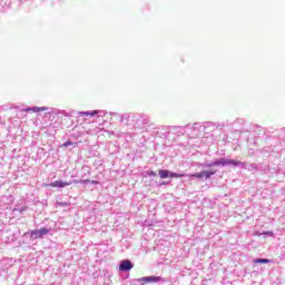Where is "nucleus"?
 Listing matches in <instances>:
<instances>
[{
  "instance_id": "1",
  "label": "nucleus",
  "mask_w": 285,
  "mask_h": 285,
  "mask_svg": "<svg viewBox=\"0 0 285 285\" xmlns=\"http://www.w3.org/2000/svg\"><path fill=\"white\" fill-rule=\"evenodd\" d=\"M216 166H244V163L228 158H219L216 160Z\"/></svg>"
},
{
  "instance_id": "2",
  "label": "nucleus",
  "mask_w": 285,
  "mask_h": 285,
  "mask_svg": "<svg viewBox=\"0 0 285 285\" xmlns=\"http://www.w3.org/2000/svg\"><path fill=\"white\" fill-rule=\"evenodd\" d=\"M48 233H50V229L42 227L40 229H36L32 230L30 233V239L35 240V239H41V237H46V235H48Z\"/></svg>"
},
{
  "instance_id": "3",
  "label": "nucleus",
  "mask_w": 285,
  "mask_h": 285,
  "mask_svg": "<svg viewBox=\"0 0 285 285\" xmlns=\"http://www.w3.org/2000/svg\"><path fill=\"white\" fill-rule=\"evenodd\" d=\"M119 269L125 273H128V271H132V262H130L128 259L121 261V263L119 265Z\"/></svg>"
},
{
  "instance_id": "4",
  "label": "nucleus",
  "mask_w": 285,
  "mask_h": 285,
  "mask_svg": "<svg viewBox=\"0 0 285 285\" xmlns=\"http://www.w3.org/2000/svg\"><path fill=\"white\" fill-rule=\"evenodd\" d=\"M138 282H145L146 284L157 283V282H161V276H145V277L138 278Z\"/></svg>"
},
{
  "instance_id": "5",
  "label": "nucleus",
  "mask_w": 285,
  "mask_h": 285,
  "mask_svg": "<svg viewBox=\"0 0 285 285\" xmlns=\"http://www.w3.org/2000/svg\"><path fill=\"white\" fill-rule=\"evenodd\" d=\"M72 181H63V180H56L53 183H51L49 186H51V188H66V186H71Z\"/></svg>"
},
{
  "instance_id": "6",
  "label": "nucleus",
  "mask_w": 285,
  "mask_h": 285,
  "mask_svg": "<svg viewBox=\"0 0 285 285\" xmlns=\"http://www.w3.org/2000/svg\"><path fill=\"white\" fill-rule=\"evenodd\" d=\"M31 110L32 112H46V110H48V107H33L24 109L26 112H30Z\"/></svg>"
},
{
  "instance_id": "7",
  "label": "nucleus",
  "mask_w": 285,
  "mask_h": 285,
  "mask_svg": "<svg viewBox=\"0 0 285 285\" xmlns=\"http://www.w3.org/2000/svg\"><path fill=\"white\" fill-rule=\"evenodd\" d=\"M79 117H95V115H99V110L94 111H80Z\"/></svg>"
},
{
  "instance_id": "8",
  "label": "nucleus",
  "mask_w": 285,
  "mask_h": 285,
  "mask_svg": "<svg viewBox=\"0 0 285 285\" xmlns=\"http://www.w3.org/2000/svg\"><path fill=\"white\" fill-rule=\"evenodd\" d=\"M158 175H159L160 179H168V177L170 175V170H168V169H160L158 171Z\"/></svg>"
},
{
  "instance_id": "9",
  "label": "nucleus",
  "mask_w": 285,
  "mask_h": 285,
  "mask_svg": "<svg viewBox=\"0 0 285 285\" xmlns=\"http://www.w3.org/2000/svg\"><path fill=\"white\" fill-rule=\"evenodd\" d=\"M203 173V177H205V179H210V177H213V175H215L217 173V170L212 169V170H204Z\"/></svg>"
},
{
  "instance_id": "10",
  "label": "nucleus",
  "mask_w": 285,
  "mask_h": 285,
  "mask_svg": "<svg viewBox=\"0 0 285 285\" xmlns=\"http://www.w3.org/2000/svg\"><path fill=\"white\" fill-rule=\"evenodd\" d=\"M254 264H271V259H268V258H256V259H254Z\"/></svg>"
},
{
  "instance_id": "11",
  "label": "nucleus",
  "mask_w": 285,
  "mask_h": 285,
  "mask_svg": "<svg viewBox=\"0 0 285 285\" xmlns=\"http://www.w3.org/2000/svg\"><path fill=\"white\" fill-rule=\"evenodd\" d=\"M181 177H186L185 174H177V173H174V171H169V178L173 179V178H181Z\"/></svg>"
},
{
  "instance_id": "12",
  "label": "nucleus",
  "mask_w": 285,
  "mask_h": 285,
  "mask_svg": "<svg viewBox=\"0 0 285 285\" xmlns=\"http://www.w3.org/2000/svg\"><path fill=\"white\" fill-rule=\"evenodd\" d=\"M189 177H196V179H204V174L203 171H200V173L191 174L189 175Z\"/></svg>"
},
{
  "instance_id": "13",
  "label": "nucleus",
  "mask_w": 285,
  "mask_h": 285,
  "mask_svg": "<svg viewBox=\"0 0 285 285\" xmlns=\"http://www.w3.org/2000/svg\"><path fill=\"white\" fill-rule=\"evenodd\" d=\"M213 166H217V160L216 161H209V163H206L204 165L205 168H213Z\"/></svg>"
},
{
  "instance_id": "14",
  "label": "nucleus",
  "mask_w": 285,
  "mask_h": 285,
  "mask_svg": "<svg viewBox=\"0 0 285 285\" xmlns=\"http://www.w3.org/2000/svg\"><path fill=\"white\" fill-rule=\"evenodd\" d=\"M62 146H63V148H68V146H77V142H72L70 140H67Z\"/></svg>"
},
{
  "instance_id": "15",
  "label": "nucleus",
  "mask_w": 285,
  "mask_h": 285,
  "mask_svg": "<svg viewBox=\"0 0 285 285\" xmlns=\"http://www.w3.org/2000/svg\"><path fill=\"white\" fill-rule=\"evenodd\" d=\"M73 184H90V179L73 180Z\"/></svg>"
},
{
  "instance_id": "16",
  "label": "nucleus",
  "mask_w": 285,
  "mask_h": 285,
  "mask_svg": "<svg viewBox=\"0 0 285 285\" xmlns=\"http://www.w3.org/2000/svg\"><path fill=\"white\" fill-rule=\"evenodd\" d=\"M264 235H268V237H273V232H265Z\"/></svg>"
},
{
  "instance_id": "17",
  "label": "nucleus",
  "mask_w": 285,
  "mask_h": 285,
  "mask_svg": "<svg viewBox=\"0 0 285 285\" xmlns=\"http://www.w3.org/2000/svg\"><path fill=\"white\" fill-rule=\"evenodd\" d=\"M149 177H157V174L155 171H150Z\"/></svg>"
},
{
  "instance_id": "18",
  "label": "nucleus",
  "mask_w": 285,
  "mask_h": 285,
  "mask_svg": "<svg viewBox=\"0 0 285 285\" xmlns=\"http://www.w3.org/2000/svg\"><path fill=\"white\" fill-rule=\"evenodd\" d=\"M90 184H99L97 180H90Z\"/></svg>"
},
{
  "instance_id": "19",
  "label": "nucleus",
  "mask_w": 285,
  "mask_h": 285,
  "mask_svg": "<svg viewBox=\"0 0 285 285\" xmlns=\"http://www.w3.org/2000/svg\"><path fill=\"white\" fill-rule=\"evenodd\" d=\"M197 126H199V124H197V122H196V124H194V128H197Z\"/></svg>"
},
{
  "instance_id": "20",
  "label": "nucleus",
  "mask_w": 285,
  "mask_h": 285,
  "mask_svg": "<svg viewBox=\"0 0 285 285\" xmlns=\"http://www.w3.org/2000/svg\"><path fill=\"white\" fill-rule=\"evenodd\" d=\"M252 168H255V165H252Z\"/></svg>"
}]
</instances>
